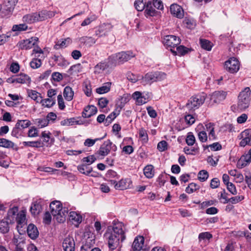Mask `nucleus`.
I'll return each mask as SVG.
<instances>
[{
  "label": "nucleus",
  "mask_w": 251,
  "mask_h": 251,
  "mask_svg": "<svg viewBox=\"0 0 251 251\" xmlns=\"http://www.w3.org/2000/svg\"><path fill=\"white\" fill-rule=\"evenodd\" d=\"M104 237L107 240L109 251H120V243L126 239L122 223L119 222L114 224L111 230L108 228L106 231Z\"/></svg>",
  "instance_id": "1"
},
{
  "label": "nucleus",
  "mask_w": 251,
  "mask_h": 251,
  "mask_svg": "<svg viewBox=\"0 0 251 251\" xmlns=\"http://www.w3.org/2000/svg\"><path fill=\"white\" fill-rule=\"evenodd\" d=\"M251 91L249 87L244 89L238 97V107L240 110H245L250 104Z\"/></svg>",
  "instance_id": "2"
},
{
  "label": "nucleus",
  "mask_w": 251,
  "mask_h": 251,
  "mask_svg": "<svg viewBox=\"0 0 251 251\" xmlns=\"http://www.w3.org/2000/svg\"><path fill=\"white\" fill-rule=\"evenodd\" d=\"M166 75L161 72H151L142 76V83L143 85L151 84L153 82L161 81L166 78Z\"/></svg>",
  "instance_id": "3"
},
{
  "label": "nucleus",
  "mask_w": 251,
  "mask_h": 251,
  "mask_svg": "<svg viewBox=\"0 0 251 251\" xmlns=\"http://www.w3.org/2000/svg\"><path fill=\"white\" fill-rule=\"evenodd\" d=\"M206 95L204 93L199 94L191 97L186 104V107L190 110L198 109L204 102Z\"/></svg>",
  "instance_id": "4"
},
{
  "label": "nucleus",
  "mask_w": 251,
  "mask_h": 251,
  "mask_svg": "<svg viewBox=\"0 0 251 251\" xmlns=\"http://www.w3.org/2000/svg\"><path fill=\"white\" fill-rule=\"evenodd\" d=\"M134 56L132 52L130 51H122L112 55L110 56V58L112 60L113 63L115 64V67L117 65L127 61Z\"/></svg>",
  "instance_id": "5"
},
{
  "label": "nucleus",
  "mask_w": 251,
  "mask_h": 251,
  "mask_svg": "<svg viewBox=\"0 0 251 251\" xmlns=\"http://www.w3.org/2000/svg\"><path fill=\"white\" fill-rule=\"evenodd\" d=\"M115 67V64L113 63L112 60L109 56L107 59L101 61L97 64L94 67V73L95 74H101L104 71L111 69Z\"/></svg>",
  "instance_id": "6"
},
{
  "label": "nucleus",
  "mask_w": 251,
  "mask_h": 251,
  "mask_svg": "<svg viewBox=\"0 0 251 251\" xmlns=\"http://www.w3.org/2000/svg\"><path fill=\"white\" fill-rule=\"evenodd\" d=\"M163 42L168 48H170V50L174 54H176V51L173 48H175L180 43L179 37L172 35H167L165 36Z\"/></svg>",
  "instance_id": "7"
},
{
  "label": "nucleus",
  "mask_w": 251,
  "mask_h": 251,
  "mask_svg": "<svg viewBox=\"0 0 251 251\" xmlns=\"http://www.w3.org/2000/svg\"><path fill=\"white\" fill-rule=\"evenodd\" d=\"M226 70L230 73H237L240 68V63L235 57H231L225 63Z\"/></svg>",
  "instance_id": "8"
},
{
  "label": "nucleus",
  "mask_w": 251,
  "mask_h": 251,
  "mask_svg": "<svg viewBox=\"0 0 251 251\" xmlns=\"http://www.w3.org/2000/svg\"><path fill=\"white\" fill-rule=\"evenodd\" d=\"M109 181L111 184L114 185L116 189L121 190L129 188L131 183V181L129 178L121 179L119 181L115 179H111Z\"/></svg>",
  "instance_id": "9"
},
{
  "label": "nucleus",
  "mask_w": 251,
  "mask_h": 251,
  "mask_svg": "<svg viewBox=\"0 0 251 251\" xmlns=\"http://www.w3.org/2000/svg\"><path fill=\"white\" fill-rule=\"evenodd\" d=\"M38 41V38L37 37H31L29 39L20 41L18 43L17 46L21 50H29L35 46Z\"/></svg>",
  "instance_id": "10"
},
{
  "label": "nucleus",
  "mask_w": 251,
  "mask_h": 251,
  "mask_svg": "<svg viewBox=\"0 0 251 251\" xmlns=\"http://www.w3.org/2000/svg\"><path fill=\"white\" fill-rule=\"evenodd\" d=\"M241 141L239 145L244 147L246 145H251V128H247L243 131L238 136Z\"/></svg>",
  "instance_id": "11"
},
{
  "label": "nucleus",
  "mask_w": 251,
  "mask_h": 251,
  "mask_svg": "<svg viewBox=\"0 0 251 251\" xmlns=\"http://www.w3.org/2000/svg\"><path fill=\"white\" fill-rule=\"evenodd\" d=\"M19 0H4L2 5V13L5 15L12 14Z\"/></svg>",
  "instance_id": "12"
},
{
  "label": "nucleus",
  "mask_w": 251,
  "mask_h": 251,
  "mask_svg": "<svg viewBox=\"0 0 251 251\" xmlns=\"http://www.w3.org/2000/svg\"><path fill=\"white\" fill-rule=\"evenodd\" d=\"M44 201L41 199H39L32 202L30 211L33 215L39 214L42 210Z\"/></svg>",
  "instance_id": "13"
},
{
  "label": "nucleus",
  "mask_w": 251,
  "mask_h": 251,
  "mask_svg": "<svg viewBox=\"0 0 251 251\" xmlns=\"http://www.w3.org/2000/svg\"><path fill=\"white\" fill-rule=\"evenodd\" d=\"M62 247L64 251H75V242L72 237L68 236L63 242Z\"/></svg>",
  "instance_id": "14"
},
{
  "label": "nucleus",
  "mask_w": 251,
  "mask_h": 251,
  "mask_svg": "<svg viewBox=\"0 0 251 251\" xmlns=\"http://www.w3.org/2000/svg\"><path fill=\"white\" fill-rule=\"evenodd\" d=\"M111 26L109 24H103L100 25L95 31V35L98 37L105 36L110 30Z\"/></svg>",
  "instance_id": "15"
},
{
  "label": "nucleus",
  "mask_w": 251,
  "mask_h": 251,
  "mask_svg": "<svg viewBox=\"0 0 251 251\" xmlns=\"http://www.w3.org/2000/svg\"><path fill=\"white\" fill-rule=\"evenodd\" d=\"M94 244V239H88L85 243L81 246L80 251H101L99 248H93Z\"/></svg>",
  "instance_id": "16"
},
{
  "label": "nucleus",
  "mask_w": 251,
  "mask_h": 251,
  "mask_svg": "<svg viewBox=\"0 0 251 251\" xmlns=\"http://www.w3.org/2000/svg\"><path fill=\"white\" fill-rule=\"evenodd\" d=\"M171 13L177 18L181 19L184 16V11L182 8L177 4H172L170 6Z\"/></svg>",
  "instance_id": "17"
},
{
  "label": "nucleus",
  "mask_w": 251,
  "mask_h": 251,
  "mask_svg": "<svg viewBox=\"0 0 251 251\" xmlns=\"http://www.w3.org/2000/svg\"><path fill=\"white\" fill-rule=\"evenodd\" d=\"M132 97L136 100L137 104L139 105L147 103L150 99V96H142V93L139 91L135 92L133 94Z\"/></svg>",
  "instance_id": "18"
},
{
  "label": "nucleus",
  "mask_w": 251,
  "mask_h": 251,
  "mask_svg": "<svg viewBox=\"0 0 251 251\" xmlns=\"http://www.w3.org/2000/svg\"><path fill=\"white\" fill-rule=\"evenodd\" d=\"M226 92L223 91H215L211 95L210 99L215 103H219L226 99Z\"/></svg>",
  "instance_id": "19"
},
{
  "label": "nucleus",
  "mask_w": 251,
  "mask_h": 251,
  "mask_svg": "<svg viewBox=\"0 0 251 251\" xmlns=\"http://www.w3.org/2000/svg\"><path fill=\"white\" fill-rule=\"evenodd\" d=\"M4 218L0 220V232L1 234H6L10 231V228L13 225L11 222L8 221Z\"/></svg>",
  "instance_id": "20"
},
{
  "label": "nucleus",
  "mask_w": 251,
  "mask_h": 251,
  "mask_svg": "<svg viewBox=\"0 0 251 251\" xmlns=\"http://www.w3.org/2000/svg\"><path fill=\"white\" fill-rule=\"evenodd\" d=\"M50 209L51 210V213L52 215H55L59 213V212H63L62 204L59 201H53L50 203Z\"/></svg>",
  "instance_id": "21"
},
{
  "label": "nucleus",
  "mask_w": 251,
  "mask_h": 251,
  "mask_svg": "<svg viewBox=\"0 0 251 251\" xmlns=\"http://www.w3.org/2000/svg\"><path fill=\"white\" fill-rule=\"evenodd\" d=\"M55 15V12L43 10L37 13L38 22L43 21L48 18H50L54 16Z\"/></svg>",
  "instance_id": "22"
},
{
  "label": "nucleus",
  "mask_w": 251,
  "mask_h": 251,
  "mask_svg": "<svg viewBox=\"0 0 251 251\" xmlns=\"http://www.w3.org/2000/svg\"><path fill=\"white\" fill-rule=\"evenodd\" d=\"M97 112V108L94 105H88L85 107L82 113V116L84 118H90Z\"/></svg>",
  "instance_id": "23"
},
{
  "label": "nucleus",
  "mask_w": 251,
  "mask_h": 251,
  "mask_svg": "<svg viewBox=\"0 0 251 251\" xmlns=\"http://www.w3.org/2000/svg\"><path fill=\"white\" fill-rule=\"evenodd\" d=\"M69 220L73 224L78 226L82 221V217L79 213L75 211H71L69 214Z\"/></svg>",
  "instance_id": "24"
},
{
  "label": "nucleus",
  "mask_w": 251,
  "mask_h": 251,
  "mask_svg": "<svg viewBox=\"0 0 251 251\" xmlns=\"http://www.w3.org/2000/svg\"><path fill=\"white\" fill-rule=\"evenodd\" d=\"M144 238L143 236L135 238L132 244V248L133 251H140L143 247Z\"/></svg>",
  "instance_id": "25"
},
{
  "label": "nucleus",
  "mask_w": 251,
  "mask_h": 251,
  "mask_svg": "<svg viewBox=\"0 0 251 251\" xmlns=\"http://www.w3.org/2000/svg\"><path fill=\"white\" fill-rule=\"evenodd\" d=\"M26 230L28 236L32 239H35L39 236V231L37 227L32 224L27 226Z\"/></svg>",
  "instance_id": "26"
},
{
  "label": "nucleus",
  "mask_w": 251,
  "mask_h": 251,
  "mask_svg": "<svg viewBox=\"0 0 251 251\" xmlns=\"http://www.w3.org/2000/svg\"><path fill=\"white\" fill-rule=\"evenodd\" d=\"M251 162V148L247 153L243 155L238 161V165H241V167L247 166Z\"/></svg>",
  "instance_id": "27"
},
{
  "label": "nucleus",
  "mask_w": 251,
  "mask_h": 251,
  "mask_svg": "<svg viewBox=\"0 0 251 251\" xmlns=\"http://www.w3.org/2000/svg\"><path fill=\"white\" fill-rule=\"evenodd\" d=\"M110 144L111 141L109 140L104 141L100 148L99 154L103 156L107 155L110 151L109 148Z\"/></svg>",
  "instance_id": "28"
},
{
  "label": "nucleus",
  "mask_w": 251,
  "mask_h": 251,
  "mask_svg": "<svg viewBox=\"0 0 251 251\" xmlns=\"http://www.w3.org/2000/svg\"><path fill=\"white\" fill-rule=\"evenodd\" d=\"M18 211V207H14L8 210L6 217H4L5 219L11 222L13 224L14 223L15 219H16V216Z\"/></svg>",
  "instance_id": "29"
},
{
  "label": "nucleus",
  "mask_w": 251,
  "mask_h": 251,
  "mask_svg": "<svg viewBox=\"0 0 251 251\" xmlns=\"http://www.w3.org/2000/svg\"><path fill=\"white\" fill-rule=\"evenodd\" d=\"M144 13L145 15L147 17L148 16H154L156 14L157 11L153 7L151 1L147 2Z\"/></svg>",
  "instance_id": "30"
},
{
  "label": "nucleus",
  "mask_w": 251,
  "mask_h": 251,
  "mask_svg": "<svg viewBox=\"0 0 251 251\" xmlns=\"http://www.w3.org/2000/svg\"><path fill=\"white\" fill-rule=\"evenodd\" d=\"M23 21L27 24H32L38 22L37 12L26 14L23 16Z\"/></svg>",
  "instance_id": "31"
},
{
  "label": "nucleus",
  "mask_w": 251,
  "mask_h": 251,
  "mask_svg": "<svg viewBox=\"0 0 251 251\" xmlns=\"http://www.w3.org/2000/svg\"><path fill=\"white\" fill-rule=\"evenodd\" d=\"M16 221L17 223V228L19 231L20 228L23 227L26 224L25 214L24 213L18 214L16 217Z\"/></svg>",
  "instance_id": "32"
},
{
  "label": "nucleus",
  "mask_w": 251,
  "mask_h": 251,
  "mask_svg": "<svg viewBox=\"0 0 251 251\" xmlns=\"http://www.w3.org/2000/svg\"><path fill=\"white\" fill-rule=\"evenodd\" d=\"M79 41L81 44L87 47H91L96 43V40L89 36H83L79 38Z\"/></svg>",
  "instance_id": "33"
},
{
  "label": "nucleus",
  "mask_w": 251,
  "mask_h": 251,
  "mask_svg": "<svg viewBox=\"0 0 251 251\" xmlns=\"http://www.w3.org/2000/svg\"><path fill=\"white\" fill-rule=\"evenodd\" d=\"M0 147L7 149L12 148L16 150H18V148L13 142L5 138H0Z\"/></svg>",
  "instance_id": "34"
},
{
  "label": "nucleus",
  "mask_w": 251,
  "mask_h": 251,
  "mask_svg": "<svg viewBox=\"0 0 251 251\" xmlns=\"http://www.w3.org/2000/svg\"><path fill=\"white\" fill-rule=\"evenodd\" d=\"M43 58L44 57L40 56V55H35V57L30 62V67L34 69L39 68L42 65V58Z\"/></svg>",
  "instance_id": "35"
},
{
  "label": "nucleus",
  "mask_w": 251,
  "mask_h": 251,
  "mask_svg": "<svg viewBox=\"0 0 251 251\" xmlns=\"http://www.w3.org/2000/svg\"><path fill=\"white\" fill-rule=\"evenodd\" d=\"M15 78L16 83H29L30 82V78L25 74H20L19 75H15Z\"/></svg>",
  "instance_id": "36"
},
{
  "label": "nucleus",
  "mask_w": 251,
  "mask_h": 251,
  "mask_svg": "<svg viewBox=\"0 0 251 251\" xmlns=\"http://www.w3.org/2000/svg\"><path fill=\"white\" fill-rule=\"evenodd\" d=\"M81 124V123L79 121L76 120L75 118L64 119L60 122V125L63 126H71Z\"/></svg>",
  "instance_id": "37"
},
{
  "label": "nucleus",
  "mask_w": 251,
  "mask_h": 251,
  "mask_svg": "<svg viewBox=\"0 0 251 251\" xmlns=\"http://www.w3.org/2000/svg\"><path fill=\"white\" fill-rule=\"evenodd\" d=\"M74 94V91L71 87L67 86L64 89L63 95L66 100L68 101L72 100Z\"/></svg>",
  "instance_id": "38"
},
{
  "label": "nucleus",
  "mask_w": 251,
  "mask_h": 251,
  "mask_svg": "<svg viewBox=\"0 0 251 251\" xmlns=\"http://www.w3.org/2000/svg\"><path fill=\"white\" fill-rule=\"evenodd\" d=\"M77 169L80 173L86 176H89L92 172V168L85 164H82L77 166Z\"/></svg>",
  "instance_id": "39"
},
{
  "label": "nucleus",
  "mask_w": 251,
  "mask_h": 251,
  "mask_svg": "<svg viewBox=\"0 0 251 251\" xmlns=\"http://www.w3.org/2000/svg\"><path fill=\"white\" fill-rule=\"evenodd\" d=\"M111 82H107L104 83L102 86L96 89V92L100 94H102L108 92L111 88Z\"/></svg>",
  "instance_id": "40"
},
{
  "label": "nucleus",
  "mask_w": 251,
  "mask_h": 251,
  "mask_svg": "<svg viewBox=\"0 0 251 251\" xmlns=\"http://www.w3.org/2000/svg\"><path fill=\"white\" fill-rule=\"evenodd\" d=\"M23 144L25 146L31 147L35 148H41L45 146V144L42 142L41 140H38L36 141H29V142H23Z\"/></svg>",
  "instance_id": "41"
},
{
  "label": "nucleus",
  "mask_w": 251,
  "mask_h": 251,
  "mask_svg": "<svg viewBox=\"0 0 251 251\" xmlns=\"http://www.w3.org/2000/svg\"><path fill=\"white\" fill-rule=\"evenodd\" d=\"M154 167L152 165H148L144 169V174L148 178H151L154 176Z\"/></svg>",
  "instance_id": "42"
},
{
  "label": "nucleus",
  "mask_w": 251,
  "mask_h": 251,
  "mask_svg": "<svg viewBox=\"0 0 251 251\" xmlns=\"http://www.w3.org/2000/svg\"><path fill=\"white\" fill-rule=\"evenodd\" d=\"M119 114V111H117L116 110L110 113L105 119L104 125L108 126Z\"/></svg>",
  "instance_id": "43"
},
{
  "label": "nucleus",
  "mask_w": 251,
  "mask_h": 251,
  "mask_svg": "<svg viewBox=\"0 0 251 251\" xmlns=\"http://www.w3.org/2000/svg\"><path fill=\"white\" fill-rule=\"evenodd\" d=\"M28 95L29 97L36 101L37 102H40L42 99L41 94L34 90H29L28 91Z\"/></svg>",
  "instance_id": "44"
},
{
  "label": "nucleus",
  "mask_w": 251,
  "mask_h": 251,
  "mask_svg": "<svg viewBox=\"0 0 251 251\" xmlns=\"http://www.w3.org/2000/svg\"><path fill=\"white\" fill-rule=\"evenodd\" d=\"M200 43L201 47L205 50L210 51L211 50L213 44L208 40L206 39H200Z\"/></svg>",
  "instance_id": "45"
},
{
  "label": "nucleus",
  "mask_w": 251,
  "mask_h": 251,
  "mask_svg": "<svg viewBox=\"0 0 251 251\" xmlns=\"http://www.w3.org/2000/svg\"><path fill=\"white\" fill-rule=\"evenodd\" d=\"M68 212L65 210H63V212H59L57 214L55 215H52L54 218H55L56 220L60 223H63L66 220V216Z\"/></svg>",
  "instance_id": "46"
},
{
  "label": "nucleus",
  "mask_w": 251,
  "mask_h": 251,
  "mask_svg": "<svg viewBox=\"0 0 251 251\" xmlns=\"http://www.w3.org/2000/svg\"><path fill=\"white\" fill-rule=\"evenodd\" d=\"M50 135L51 133L49 131L47 132L45 131L42 132L41 138L43 139L42 142L45 144V146H48L50 144Z\"/></svg>",
  "instance_id": "47"
},
{
  "label": "nucleus",
  "mask_w": 251,
  "mask_h": 251,
  "mask_svg": "<svg viewBox=\"0 0 251 251\" xmlns=\"http://www.w3.org/2000/svg\"><path fill=\"white\" fill-rule=\"evenodd\" d=\"M70 39L69 38H67L63 40L58 41L55 45L54 48V49L58 50L60 48L66 47L70 43Z\"/></svg>",
  "instance_id": "48"
},
{
  "label": "nucleus",
  "mask_w": 251,
  "mask_h": 251,
  "mask_svg": "<svg viewBox=\"0 0 251 251\" xmlns=\"http://www.w3.org/2000/svg\"><path fill=\"white\" fill-rule=\"evenodd\" d=\"M200 189V186L195 183H191L186 188L185 191L188 194H191Z\"/></svg>",
  "instance_id": "49"
},
{
  "label": "nucleus",
  "mask_w": 251,
  "mask_h": 251,
  "mask_svg": "<svg viewBox=\"0 0 251 251\" xmlns=\"http://www.w3.org/2000/svg\"><path fill=\"white\" fill-rule=\"evenodd\" d=\"M31 124L30 122L27 120H18L16 124L17 126L21 129H25L28 127Z\"/></svg>",
  "instance_id": "50"
},
{
  "label": "nucleus",
  "mask_w": 251,
  "mask_h": 251,
  "mask_svg": "<svg viewBox=\"0 0 251 251\" xmlns=\"http://www.w3.org/2000/svg\"><path fill=\"white\" fill-rule=\"evenodd\" d=\"M40 102L42 103L43 106L47 107H50L55 103V100L50 98L46 99L44 100H42L41 99Z\"/></svg>",
  "instance_id": "51"
},
{
  "label": "nucleus",
  "mask_w": 251,
  "mask_h": 251,
  "mask_svg": "<svg viewBox=\"0 0 251 251\" xmlns=\"http://www.w3.org/2000/svg\"><path fill=\"white\" fill-rule=\"evenodd\" d=\"M208 176V173L204 170L200 171L198 175V179L201 182L206 181L207 179Z\"/></svg>",
  "instance_id": "52"
},
{
  "label": "nucleus",
  "mask_w": 251,
  "mask_h": 251,
  "mask_svg": "<svg viewBox=\"0 0 251 251\" xmlns=\"http://www.w3.org/2000/svg\"><path fill=\"white\" fill-rule=\"evenodd\" d=\"M134 6L138 11H141L146 8V4L143 0H136L134 2Z\"/></svg>",
  "instance_id": "53"
},
{
  "label": "nucleus",
  "mask_w": 251,
  "mask_h": 251,
  "mask_svg": "<svg viewBox=\"0 0 251 251\" xmlns=\"http://www.w3.org/2000/svg\"><path fill=\"white\" fill-rule=\"evenodd\" d=\"M196 139L192 132H189L186 138V143L188 146H193L195 143Z\"/></svg>",
  "instance_id": "54"
},
{
  "label": "nucleus",
  "mask_w": 251,
  "mask_h": 251,
  "mask_svg": "<svg viewBox=\"0 0 251 251\" xmlns=\"http://www.w3.org/2000/svg\"><path fill=\"white\" fill-rule=\"evenodd\" d=\"M49 120L48 118H42L36 119V124L39 128H43L47 126L49 124Z\"/></svg>",
  "instance_id": "55"
},
{
  "label": "nucleus",
  "mask_w": 251,
  "mask_h": 251,
  "mask_svg": "<svg viewBox=\"0 0 251 251\" xmlns=\"http://www.w3.org/2000/svg\"><path fill=\"white\" fill-rule=\"evenodd\" d=\"M27 25L26 24H22L14 25L12 29L13 31H22L27 30Z\"/></svg>",
  "instance_id": "56"
},
{
  "label": "nucleus",
  "mask_w": 251,
  "mask_h": 251,
  "mask_svg": "<svg viewBox=\"0 0 251 251\" xmlns=\"http://www.w3.org/2000/svg\"><path fill=\"white\" fill-rule=\"evenodd\" d=\"M106 176L111 179L118 180L120 178L119 175L115 171L113 170H109Z\"/></svg>",
  "instance_id": "57"
},
{
  "label": "nucleus",
  "mask_w": 251,
  "mask_h": 251,
  "mask_svg": "<svg viewBox=\"0 0 251 251\" xmlns=\"http://www.w3.org/2000/svg\"><path fill=\"white\" fill-rule=\"evenodd\" d=\"M83 86V90L85 95L87 97H90L92 94V88L90 83L89 82H85Z\"/></svg>",
  "instance_id": "58"
},
{
  "label": "nucleus",
  "mask_w": 251,
  "mask_h": 251,
  "mask_svg": "<svg viewBox=\"0 0 251 251\" xmlns=\"http://www.w3.org/2000/svg\"><path fill=\"white\" fill-rule=\"evenodd\" d=\"M184 151L187 154H194L195 153L198 152L199 148L195 146L192 148L186 147L184 148Z\"/></svg>",
  "instance_id": "59"
},
{
  "label": "nucleus",
  "mask_w": 251,
  "mask_h": 251,
  "mask_svg": "<svg viewBox=\"0 0 251 251\" xmlns=\"http://www.w3.org/2000/svg\"><path fill=\"white\" fill-rule=\"evenodd\" d=\"M38 170L41 172H44L47 173H50L51 174H54L56 172H58L59 171L55 169H53L51 167H39L38 168Z\"/></svg>",
  "instance_id": "60"
},
{
  "label": "nucleus",
  "mask_w": 251,
  "mask_h": 251,
  "mask_svg": "<svg viewBox=\"0 0 251 251\" xmlns=\"http://www.w3.org/2000/svg\"><path fill=\"white\" fill-rule=\"evenodd\" d=\"M212 237V235L208 232H204L201 233L199 235V241L204 240L206 239L209 240Z\"/></svg>",
  "instance_id": "61"
},
{
  "label": "nucleus",
  "mask_w": 251,
  "mask_h": 251,
  "mask_svg": "<svg viewBox=\"0 0 251 251\" xmlns=\"http://www.w3.org/2000/svg\"><path fill=\"white\" fill-rule=\"evenodd\" d=\"M139 135L140 138H142V140L145 142L148 141V136L147 133V131L143 128H141L139 129Z\"/></svg>",
  "instance_id": "62"
},
{
  "label": "nucleus",
  "mask_w": 251,
  "mask_h": 251,
  "mask_svg": "<svg viewBox=\"0 0 251 251\" xmlns=\"http://www.w3.org/2000/svg\"><path fill=\"white\" fill-rule=\"evenodd\" d=\"M127 79L132 82H136L138 80L142 79L141 75H136L133 74L128 73L127 76Z\"/></svg>",
  "instance_id": "63"
},
{
  "label": "nucleus",
  "mask_w": 251,
  "mask_h": 251,
  "mask_svg": "<svg viewBox=\"0 0 251 251\" xmlns=\"http://www.w3.org/2000/svg\"><path fill=\"white\" fill-rule=\"evenodd\" d=\"M167 142L163 140L158 143L157 149L160 151H163L167 149Z\"/></svg>",
  "instance_id": "64"
}]
</instances>
